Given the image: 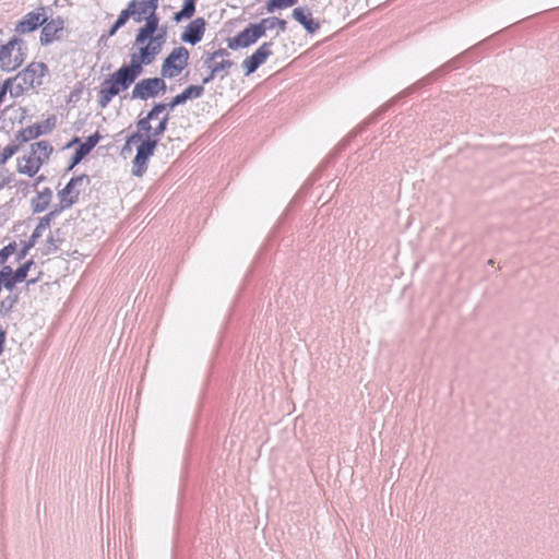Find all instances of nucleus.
<instances>
[{
	"label": "nucleus",
	"instance_id": "1",
	"mask_svg": "<svg viewBox=\"0 0 559 559\" xmlns=\"http://www.w3.org/2000/svg\"><path fill=\"white\" fill-rule=\"evenodd\" d=\"M170 119L169 112H166L153 128V134L145 138L136 147V154L132 160V175L141 177L147 169L150 158L158 145L159 138L167 131Z\"/></svg>",
	"mask_w": 559,
	"mask_h": 559
},
{
	"label": "nucleus",
	"instance_id": "2",
	"mask_svg": "<svg viewBox=\"0 0 559 559\" xmlns=\"http://www.w3.org/2000/svg\"><path fill=\"white\" fill-rule=\"evenodd\" d=\"M138 78L128 66L122 64L102 83L97 99L99 107L106 108L115 96L127 91Z\"/></svg>",
	"mask_w": 559,
	"mask_h": 559
},
{
	"label": "nucleus",
	"instance_id": "3",
	"mask_svg": "<svg viewBox=\"0 0 559 559\" xmlns=\"http://www.w3.org/2000/svg\"><path fill=\"white\" fill-rule=\"evenodd\" d=\"M27 43L17 35L12 36L5 44L0 43V69L13 72L27 59Z\"/></svg>",
	"mask_w": 559,
	"mask_h": 559
},
{
	"label": "nucleus",
	"instance_id": "4",
	"mask_svg": "<svg viewBox=\"0 0 559 559\" xmlns=\"http://www.w3.org/2000/svg\"><path fill=\"white\" fill-rule=\"evenodd\" d=\"M456 58L442 64L440 68H438L437 70L430 72L428 75L424 76L423 79L418 80L416 83H414L413 85H411L409 87H407L406 90H404L403 92H401L400 94H397L396 96H394L393 98H391L388 103H385L377 112H374L366 123H371L373 121H376V119L378 118L379 115H381L382 112L386 111L390 107H392L397 100L402 99L403 97H406L408 96L409 94H412L413 92H415L416 90H418L419 87L421 86H425V85H428L430 83H432L433 81H436L440 75L444 74V73H448L452 68H453V64L455 62Z\"/></svg>",
	"mask_w": 559,
	"mask_h": 559
},
{
	"label": "nucleus",
	"instance_id": "5",
	"mask_svg": "<svg viewBox=\"0 0 559 559\" xmlns=\"http://www.w3.org/2000/svg\"><path fill=\"white\" fill-rule=\"evenodd\" d=\"M91 182L90 176L83 174L80 176L72 177L66 187L58 192L59 206H56L52 211L57 212V216L66 209L71 207L79 200L80 190L78 187L83 185L87 186Z\"/></svg>",
	"mask_w": 559,
	"mask_h": 559
},
{
	"label": "nucleus",
	"instance_id": "6",
	"mask_svg": "<svg viewBox=\"0 0 559 559\" xmlns=\"http://www.w3.org/2000/svg\"><path fill=\"white\" fill-rule=\"evenodd\" d=\"M138 46L139 51L130 56V62L127 66L140 76L143 73V67L153 63L162 50L150 40Z\"/></svg>",
	"mask_w": 559,
	"mask_h": 559
},
{
	"label": "nucleus",
	"instance_id": "7",
	"mask_svg": "<svg viewBox=\"0 0 559 559\" xmlns=\"http://www.w3.org/2000/svg\"><path fill=\"white\" fill-rule=\"evenodd\" d=\"M48 72V67L44 62H32L24 70L16 74L21 80L16 84V90L22 92L25 87H34L41 84V78Z\"/></svg>",
	"mask_w": 559,
	"mask_h": 559
},
{
	"label": "nucleus",
	"instance_id": "8",
	"mask_svg": "<svg viewBox=\"0 0 559 559\" xmlns=\"http://www.w3.org/2000/svg\"><path fill=\"white\" fill-rule=\"evenodd\" d=\"M273 40L264 41L254 50L251 56L247 57L242 61L241 67L246 76L254 73L267 60V58L273 55Z\"/></svg>",
	"mask_w": 559,
	"mask_h": 559
},
{
	"label": "nucleus",
	"instance_id": "9",
	"mask_svg": "<svg viewBox=\"0 0 559 559\" xmlns=\"http://www.w3.org/2000/svg\"><path fill=\"white\" fill-rule=\"evenodd\" d=\"M57 119L52 115L40 123H35L27 128L21 129L14 135V141L19 143H25L31 140L37 139L43 134L50 133L56 127Z\"/></svg>",
	"mask_w": 559,
	"mask_h": 559
},
{
	"label": "nucleus",
	"instance_id": "10",
	"mask_svg": "<svg viewBox=\"0 0 559 559\" xmlns=\"http://www.w3.org/2000/svg\"><path fill=\"white\" fill-rule=\"evenodd\" d=\"M263 35L260 33V28H258L254 23L248 24L241 32H239L235 37H230L227 39V46L229 49L236 50L239 48H247L253 44H255Z\"/></svg>",
	"mask_w": 559,
	"mask_h": 559
},
{
	"label": "nucleus",
	"instance_id": "11",
	"mask_svg": "<svg viewBox=\"0 0 559 559\" xmlns=\"http://www.w3.org/2000/svg\"><path fill=\"white\" fill-rule=\"evenodd\" d=\"M56 217H57V212L50 211L45 216L39 218V222H38L36 228L34 229V231L32 233L31 237L28 238L27 241H25L23 243V247L17 252V257H16L17 261L23 260L27 255L28 251L35 246L37 240L41 237L43 230L48 228L50 226L51 222Z\"/></svg>",
	"mask_w": 559,
	"mask_h": 559
},
{
	"label": "nucleus",
	"instance_id": "12",
	"mask_svg": "<svg viewBox=\"0 0 559 559\" xmlns=\"http://www.w3.org/2000/svg\"><path fill=\"white\" fill-rule=\"evenodd\" d=\"M47 16L39 11L28 12L20 20L14 27L16 35L33 33L45 24Z\"/></svg>",
	"mask_w": 559,
	"mask_h": 559
},
{
	"label": "nucleus",
	"instance_id": "13",
	"mask_svg": "<svg viewBox=\"0 0 559 559\" xmlns=\"http://www.w3.org/2000/svg\"><path fill=\"white\" fill-rule=\"evenodd\" d=\"M145 23L138 29V33L134 38V45H143L146 43L147 38L153 36L156 32H158L159 25V16L156 13V10H152L150 13L144 15Z\"/></svg>",
	"mask_w": 559,
	"mask_h": 559
},
{
	"label": "nucleus",
	"instance_id": "14",
	"mask_svg": "<svg viewBox=\"0 0 559 559\" xmlns=\"http://www.w3.org/2000/svg\"><path fill=\"white\" fill-rule=\"evenodd\" d=\"M100 140V135L98 132H95L86 138L83 143H80L79 146L73 152L68 170H72L76 165H79L98 144Z\"/></svg>",
	"mask_w": 559,
	"mask_h": 559
},
{
	"label": "nucleus",
	"instance_id": "15",
	"mask_svg": "<svg viewBox=\"0 0 559 559\" xmlns=\"http://www.w3.org/2000/svg\"><path fill=\"white\" fill-rule=\"evenodd\" d=\"M206 22L203 17L191 21L181 33L180 39L190 45H197L204 36Z\"/></svg>",
	"mask_w": 559,
	"mask_h": 559
},
{
	"label": "nucleus",
	"instance_id": "16",
	"mask_svg": "<svg viewBox=\"0 0 559 559\" xmlns=\"http://www.w3.org/2000/svg\"><path fill=\"white\" fill-rule=\"evenodd\" d=\"M153 119H150L148 114L144 117H139L138 121L135 122L136 131L131 133L126 141V145L123 150L127 148V146L131 144L142 143L145 138L151 136L153 134V127L151 124V121Z\"/></svg>",
	"mask_w": 559,
	"mask_h": 559
},
{
	"label": "nucleus",
	"instance_id": "17",
	"mask_svg": "<svg viewBox=\"0 0 559 559\" xmlns=\"http://www.w3.org/2000/svg\"><path fill=\"white\" fill-rule=\"evenodd\" d=\"M64 28V21L58 16L49 22H45L40 33V44L43 46L50 45L53 40L59 39V33Z\"/></svg>",
	"mask_w": 559,
	"mask_h": 559
},
{
	"label": "nucleus",
	"instance_id": "18",
	"mask_svg": "<svg viewBox=\"0 0 559 559\" xmlns=\"http://www.w3.org/2000/svg\"><path fill=\"white\" fill-rule=\"evenodd\" d=\"M292 16L294 20L300 23L309 34H313L320 28L319 22L311 17V12L308 8H295L293 10Z\"/></svg>",
	"mask_w": 559,
	"mask_h": 559
},
{
	"label": "nucleus",
	"instance_id": "19",
	"mask_svg": "<svg viewBox=\"0 0 559 559\" xmlns=\"http://www.w3.org/2000/svg\"><path fill=\"white\" fill-rule=\"evenodd\" d=\"M158 3L159 0H131L128 4H133V21L141 23L144 20V15L152 10L158 9Z\"/></svg>",
	"mask_w": 559,
	"mask_h": 559
},
{
	"label": "nucleus",
	"instance_id": "20",
	"mask_svg": "<svg viewBox=\"0 0 559 559\" xmlns=\"http://www.w3.org/2000/svg\"><path fill=\"white\" fill-rule=\"evenodd\" d=\"M153 97H156V91L152 78L143 79L134 85L131 94L132 99L147 100Z\"/></svg>",
	"mask_w": 559,
	"mask_h": 559
},
{
	"label": "nucleus",
	"instance_id": "21",
	"mask_svg": "<svg viewBox=\"0 0 559 559\" xmlns=\"http://www.w3.org/2000/svg\"><path fill=\"white\" fill-rule=\"evenodd\" d=\"M52 199V190L50 188H44L40 192L37 193L35 198L31 200V206L33 213H41L44 212L50 204Z\"/></svg>",
	"mask_w": 559,
	"mask_h": 559
},
{
	"label": "nucleus",
	"instance_id": "22",
	"mask_svg": "<svg viewBox=\"0 0 559 559\" xmlns=\"http://www.w3.org/2000/svg\"><path fill=\"white\" fill-rule=\"evenodd\" d=\"M24 159L25 164H19L17 170L19 173L27 175L28 177L35 176L38 173L41 165L44 164L39 158L35 157L32 154L28 157H24Z\"/></svg>",
	"mask_w": 559,
	"mask_h": 559
},
{
	"label": "nucleus",
	"instance_id": "23",
	"mask_svg": "<svg viewBox=\"0 0 559 559\" xmlns=\"http://www.w3.org/2000/svg\"><path fill=\"white\" fill-rule=\"evenodd\" d=\"M189 50L185 46H179L174 48L164 61L171 62L174 64H185V67H187L189 63Z\"/></svg>",
	"mask_w": 559,
	"mask_h": 559
},
{
	"label": "nucleus",
	"instance_id": "24",
	"mask_svg": "<svg viewBox=\"0 0 559 559\" xmlns=\"http://www.w3.org/2000/svg\"><path fill=\"white\" fill-rule=\"evenodd\" d=\"M32 155L39 158L41 163L47 160L52 153L53 148L48 141H39L31 145Z\"/></svg>",
	"mask_w": 559,
	"mask_h": 559
},
{
	"label": "nucleus",
	"instance_id": "25",
	"mask_svg": "<svg viewBox=\"0 0 559 559\" xmlns=\"http://www.w3.org/2000/svg\"><path fill=\"white\" fill-rule=\"evenodd\" d=\"M197 0H183L181 9L173 16L174 21L180 23L183 20L191 19L195 13Z\"/></svg>",
	"mask_w": 559,
	"mask_h": 559
},
{
	"label": "nucleus",
	"instance_id": "26",
	"mask_svg": "<svg viewBox=\"0 0 559 559\" xmlns=\"http://www.w3.org/2000/svg\"><path fill=\"white\" fill-rule=\"evenodd\" d=\"M19 282L14 277L13 269L9 265H3L0 270V289L4 287L7 290H12Z\"/></svg>",
	"mask_w": 559,
	"mask_h": 559
},
{
	"label": "nucleus",
	"instance_id": "27",
	"mask_svg": "<svg viewBox=\"0 0 559 559\" xmlns=\"http://www.w3.org/2000/svg\"><path fill=\"white\" fill-rule=\"evenodd\" d=\"M185 68V64H174L171 62L163 61L160 75L163 78L174 79L178 76Z\"/></svg>",
	"mask_w": 559,
	"mask_h": 559
},
{
	"label": "nucleus",
	"instance_id": "28",
	"mask_svg": "<svg viewBox=\"0 0 559 559\" xmlns=\"http://www.w3.org/2000/svg\"><path fill=\"white\" fill-rule=\"evenodd\" d=\"M298 0H269L265 4L267 13H273L277 10H283L295 5Z\"/></svg>",
	"mask_w": 559,
	"mask_h": 559
},
{
	"label": "nucleus",
	"instance_id": "29",
	"mask_svg": "<svg viewBox=\"0 0 559 559\" xmlns=\"http://www.w3.org/2000/svg\"><path fill=\"white\" fill-rule=\"evenodd\" d=\"M235 66V62L229 59H223L222 61L214 62L211 67L217 73L221 80H224L228 74L231 67Z\"/></svg>",
	"mask_w": 559,
	"mask_h": 559
},
{
	"label": "nucleus",
	"instance_id": "30",
	"mask_svg": "<svg viewBox=\"0 0 559 559\" xmlns=\"http://www.w3.org/2000/svg\"><path fill=\"white\" fill-rule=\"evenodd\" d=\"M20 144L13 140L12 143L3 148L0 153V165H4L19 151Z\"/></svg>",
	"mask_w": 559,
	"mask_h": 559
},
{
	"label": "nucleus",
	"instance_id": "31",
	"mask_svg": "<svg viewBox=\"0 0 559 559\" xmlns=\"http://www.w3.org/2000/svg\"><path fill=\"white\" fill-rule=\"evenodd\" d=\"M167 39V26L162 25L158 27V32H156L153 36L147 38L151 43H154L155 46H157L160 50L163 49L164 44Z\"/></svg>",
	"mask_w": 559,
	"mask_h": 559
},
{
	"label": "nucleus",
	"instance_id": "32",
	"mask_svg": "<svg viewBox=\"0 0 559 559\" xmlns=\"http://www.w3.org/2000/svg\"><path fill=\"white\" fill-rule=\"evenodd\" d=\"M186 100L200 98L204 94L203 85H189L182 92Z\"/></svg>",
	"mask_w": 559,
	"mask_h": 559
},
{
	"label": "nucleus",
	"instance_id": "33",
	"mask_svg": "<svg viewBox=\"0 0 559 559\" xmlns=\"http://www.w3.org/2000/svg\"><path fill=\"white\" fill-rule=\"evenodd\" d=\"M34 264L33 260H28L24 262L22 265H20L16 270H13L14 277L20 283L24 282L27 277V274Z\"/></svg>",
	"mask_w": 559,
	"mask_h": 559
},
{
	"label": "nucleus",
	"instance_id": "34",
	"mask_svg": "<svg viewBox=\"0 0 559 559\" xmlns=\"http://www.w3.org/2000/svg\"><path fill=\"white\" fill-rule=\"evenodd\" d=\"M133 14H134L133 4H127L126 9H123L120 12V14L118 15L115 23L117 24V26H119L121 28L122 26L126 25V23L129 21V19H133Z\"/></svg>",
	"mask_w": 559,
	"mask_h": 559
},
{
	"label": "nucleus",
	"instance_id": "35",
	"mask_svg": "<svg viewBox=\"0 0 559 559\" xmlns=\"http://www.w3.org/2000/svg\"><path fill=\"white\" fill-rule=\"evenodd\" d=\"M16 251V242L12 241L0 250V265H3L8 259Z\"/></svg>",
	"mask_w": 559,
	"mask_h": 559
},
{
	"label": "nucleus",
	"instance_id": "36",
	"mask_svg": "<svg viewBox=\"0 0 559 559\" xmlns=\"http://www.w3.org/2000/svg\"><path fill=\"white\" fill-rule=\"evenodd\" d=\"M275 16H270L262 19L260 22L254 23V25L260 28V33L264 36L267 29L275 28Z\"/></svg>",
	"mask_w": 559,
	"mask_h": 559
},
{
	"label": "nucleus",
	"instance_id": "37",
	"mask_svg": "<svg viewBox=\"0 0 559 559\" xmlns=\"http://www.w3.org/2000/svg\"><path fill=\"white\" fill-rule=\"evenodd\" d=\"M61 240L58 239V238H55L53 235H50L47 239H46V245H45V248L43 250V254H50L52 252H56L58 249H59V242Z\"/></svg>",
	"mask_w": 559,
	"mask_h": 559
},
{
	"label": "nucleus",
	"instance_id": "38",
	"mask_svg": "<svg viewBox=\"0 0 559 559\" xmlns=\"http://www.w3.org/2000/svg\"><path fill=\"white\" fill-rule=\"evenodd\" d=\"M164 111H166L165 103H155L147 114L150 119H157Z\"/></svg>",
	"mask_w": 559,
	"mask_h": 559
},
{
	"label": "nucleus",
	"instance_id": "39",
	"mask_svg": "<svg viewBox=\"0 0 559 559\" xmlns=\"http://www.w3.org/2000/svg\"><path fill=\"white\" fill-rule=\"evenodd\" d=\"M153 80V84H154V90L156 91V96H158L159 94H164L166 91H167V85H166V82L164 81V78H152Z\"/></svg>",
	"mask_w": 559,
	"mask_h": 559
},
{
	"label": "nucleus",
	"instance_id": "40",
	"mask_svg": "<svg viewBox=\"0 0 559 559\" xmlns=\"http://www.w3.org/2000/svg\"><path fill=\"white\" fill-rule=\"evenodd\" d=\"M15 302H16V297L8 296L0 302V312L1 313L9 312Z\"/></svg>",
	"mask_w": 559,
	"mask_h": 559
},
{
	"label": "nucleus",
	"instance_id": "41",
	"mask_svg": "<svg viewBox=\"0 0 559 559\" xmlns=\"http://www.w3.org/2000/svg\"><path fill=\"white\" fill-rule=\"evenodd\" d=\"M21 82V80H17L16 79V75L14 78H8L7 80L3 81V83L0 85V91H2L5 95L9 91L12 92V85H13V82Z\"/></svg>",
	"mask_w": 559,
	"mask_h": 559
},
{
	"label": "nucleus",
	"instance_id": "42",
	"mask_svg": "<svg viewBox=\"0 0 559 559\" xmlns=\"http://www.w3.org/2000/svg\"><path fill=\"white\" fill-rule=\"evenodd\" d=\"M228 49H229L228 47L219 48L214 51V56L216 57V59H218V58L227 59L230 56V52L228 51Z\"/></svg>",
	"mask_w": 559,
	"mask_h": 559
},
{
	"label": "nucleus",
	"instance_id": "43",
	"mask_svg": "<svg viewBox=\"0 0 559 559\" xmlns=\"http://www.w3.org/2000/svg\"><path fill=\"white\" fill-rule=\"evenodd\" d=\"M217 75V73L213 70V68L210 66V73L202 79V85L210 83L213 81Z\"/></svg>",
	"mask_w": 559,
	"mask_h": 559
},
{
	"label": "nucleus",
	"instance_id": "44",
	"mask_svg": "<svg viewBox=\"0 0 559 559\" xmlns=\"http://www.w3.org/2000/svg\"><path fill=\"white\" fill-rule=\"evenodd\" d=\"M5 338H7V330L4 328L0 326V355L4 350Z\"/></svg>",
	"mask_w": 559,
	"mask_h": 559
},
{
	"label": "nucleus",
	"instance_id": "45",
	"mask_svg": "<svg viewBox=\"0 0 559 559\" xmlns=\"http://www.w3.org/2000/svg\"><path fill=\"white\" fill-rule=\"evenodd\" d=\"M274 21H275V27H277L280 29V32L286 31L287 22L285 20L275 16Z\"/></svg>",
	"mask_w": 559,
	"mask_h": 559
},
{
	"label": "nucleus",
	"instance_id": "46",
	"mask_svg": "<svg viewBox=\"0 0 559 559\" xmlns=\"http://www.w3.org/2000/svg\"><path fill=\"white\" fill-rule=\"evenodd\" d=\"M171 99H173V104H176V106L182 105V104H185L187 102L186 97L183 96L182 93L176 95Z\"/></svg>",
	"mask_w": 559,
	"mask_h": 559
},
{
	"label": "nucleus",
	"instance_id": "47",
	"mask_svg": "<svg viewBox=\"0 0 559 559\" xmlns=\"http://www.w3.org/2000/svg\"><path fill=\"white\" fill-rule=\"evenodd\" d=\"M216 60V57L214 56V51L211 52V53H206V57L204 58V66H207L210 68V66H212L211 63L214 62Z\"/></svg>",
	"mask_w": 559,
	"mask_h": 559
},
{
	"label": "nucleus",
	"instance_id": "48",
	"mask_svg": "<svg viewBox=\"0 0 559 559\" xmlns=\"http://www.w3.org/2000/svg\"><path fill=\"white\" fill-rule=\"evenodd\" d=\"M120 27L117 26L116 23H114L110 28L108 29V33H107V37H112L114 35H116V33L118 32Z\"/></svg>",
	"mask_w": 559,
	"mask_h": 559
},
{
	"label": "nucleus",
	"instance_id": "49",
	"mask_svg": "<svg viewBox=\"0 0 559 559\" xmlns=\"http://www.w3.org/2000/svg\"><path fill=\"white\" fill-rule=\"evenodd\" d=\"M167 112L173 111L177 106L176 104H173V99L169 103H165Z\"/></svg>",
	"mask_w": 559,
	"mask_h": 559
},
{
	"label": "nucleus",
	"instance_id": "50",
	"mask_svg": "<svg viewBox=\"0 0 559 559\" xmlns=\"http://www.w3.org/2000/svg\"><path fill=\"white\" fill-rule=\"evenodd\" d=\"M80 143H81L80 138H79V136H74V138L72 139V141H71L67 146L69 147V146H71V145H73V144H78V145H79Z\"/></svg>",
	"mask_w": 559,
	"mask_h": 559
},
{
	"label": "nucleus",
	"instance_id": "51",
	"mask_svg": "<svg viewBox=\"0 0 559 559\" xmlns=\"http://www.w3.org/2000/svg\"><path fill=\"white\" fill-rule=\"evenodd\" d=\"M44 180H45V177H44V176H39V177H37V179H36V182H35V185H34V187L36 188V187H37V185H38V183H40V182H41V181H44Z\"/></svg>",
	"mask_w": 559,
	"mask_h": 559
},
{
	"label": "nucleus",
	"instance_id": "52",
	"mask_svg": "<svg viewBox=\"0 0 559 559\" xmlns=\"http://www.w3.org/2000/svg\"><path fill=\"white\" fill-rule=\"evenodd\" d=\"M4 97H5V94L2 91H0V105L2 104Z\"/></svg>",
	"mask_w": 559,
	"mask_h": 559
},
{
	"label": "nucleus",
	"instance_id": "53",
	"mask_svg": "<svg viewBox=\"0 0 559 559\" xmlns=\"http://www.w3.org/2000/svg\"><path fill=\"white\" fill-rule=\"evenodd\" d=\"M357 133H358V131L353 132V133L349 135V138L352 139V138L356 136V134H357Z\"/></svg>",
	"mask_w": 559,
	"mask_h": 559
},
{
	"label": "nucleus",
	"instance_id": "54",
	"mask_svg": "<svg viewBox=\"0 0 559 559\" xmlns=\"http://www.w3.org/2000/svg\"><path fill=\"white\" fill-rule=\"evenodd\" d=\"M5 183H7L5 181H1V183H0V189H1Z\"/></svg>",
	"mask_w": 559,
	"mask_h": 559
},
{
	"label": "nucleus",
	"instance_id": "55",
	"mask_svg": "<svg viewBox=\"0 0 559 559\" xmlns=\"http://www.w3.org/2000/svg\"><path fill=\"white\" fill-rule=\"evenodd\" d=\"M488 263H489V265H492L493 264V260H489Z\"/></svg>",
	"mask_w": 559,
	"mask_h": 559
},
{
	"label": "nucleus",
	"instance_id": "56",
	"mask_svg": "<svg viewBox=\"0 0 559 559\" xmlns=\"http://www.w3.org/2000/svg\"><path fill=\"white\" fill-rule=\"evenodd\" d=\"M2 33V31L0 29V34Z\"/></svg>",
	"mask_w": 559,
	"mask_h": 559
}]
</instances>
